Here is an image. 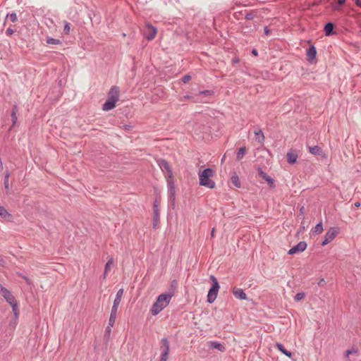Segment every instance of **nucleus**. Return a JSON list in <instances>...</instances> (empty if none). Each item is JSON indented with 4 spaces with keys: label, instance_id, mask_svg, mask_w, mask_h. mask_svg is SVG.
I'll use <instances>...</instances> for the list:
<instances>
[{
    "label": "nucleus",
    "instance_id": "1",
    "mask_svg": "<svg viewBox=\"0 0 361 361\" xmlns=\"http://www.w3.org/2000/svg\"><path fill=\"white\" fill-rule=\"evenodd\" d=\"M172 295L170 293H162L159 295L156 302L152 305L150 310L151 314L152 315L158 314L169 304Z\"/></svg>",
    "mask_w": 361,
    "mask_h": 361
},
{
    "label": "nucleus",
    "instance_id": "2",
    "mask_svg": "<svg viewBox=\"0 0 361 361\" xmlns=\"http://www.w3.org/2000/svg\"><path fill=\"white\" fill-rule=\"evenodd\" d=\"M214 171L211 168L204 169L199 173L200 185L208 188H214L215 183L210 179L214 176Z\"/></svg>",
    "mask_w": 361,
    "mask_h": 361
},
{
    "label": "nucleus",
    "instance_id": "3",
    "mask_svg": "<svg viewBox=\"0 0 361 361\" xmlns=\"http://www.w3.org/2000/svg\"><path fill=\"white\" fill-rule=\"evenodd\" d=\"M210 279L212 281V285L208 291L207 302L209 303H212L214 302V300H216V298L217 297L218 292L219 290V282H218L216 278L214 276L211 275Z\"/></svg>",
    "mask_w": 361,
    "mask_h": 361
},
{
    "label": "nucleus",
    "instance_id": "4",
    "mask_svg": "<svg viewBox=\"0 0 361 361\" xmlns=\"http://www.w3.org/2000/svg\"><path fill=\"white\" fill-rule=\"evenodd\" d=\"M157 163L162 172L164 173L166 179L173 177L172 171L167 161L164 159H159Z\"/></svg>",
    "mask_w": 361,
    "mask_h": 361
},
{
    "label": "nucleus",
    "instance_id": "5",
    "mask_svg": "<svg viewBox=\"0 0 361 361\" xmlns=\"http://www.w3.org/2000/svg\"><path fill=\"white\" fill-rule=\"evenodd\" d=\"M161 345L160 347L161 355L160 359L168 360L170 352V344L167 338H163L161 340Z\"/></svg>",
    "mask_w": 361,
    "mask_h": 361
},
{
    "label": "nucleus",
    "instance_id": "6",
    "mask_svg": "<svg viewBox=\"0 0 361 361\" xmlns=\"http://www.w3.org/2000/svg\"><path fill=\"white\" fill-rule=\"evenodd\" d=\"M166 182H167L169 199L171 202L172 204H174L175 196H176V189H175V183H174L173 177L171 178H167Z\"/></svg>",
    "mask_w": 361,
    "mask_h": 361
},
{
    "label": "nucleus",
    "instance_id": "7",
    "mask_svg": "<svg viewBox=\"0 0 361 361\" xmlns=\"http://www.w3.org/2000/svg\"><path fill=\"white\" fill-rule=\"evenodd\" d=\"M338 233V228L336 227L330 228L326 233L324 240L322 242V245L324 246L331 242Z\"/></svg>",
    "mask_w": 361,
    "mask_h": 361
},
{
    "label": "nucleus",
    "instance_id": "8",
    "mask_svg": "<svg viewBox=\"0 0 361 361\" xmlns=\"http://www.w3.org/2000/svg\"><path fill=\"white\" fill-rule=\"evenodd\" d=\"M157 32V30L155 27L150 24H147L144 30V37L148 40L152 41L154 39Z\"/></svg>",
    "mask_w": 361,
    "mask_h": 361
},
{
    "label": "nucleus",
    "instance_id": "9",
    "mask_svg": "<svg viewBox=\"0 0 361 361\" xmlns=\"http://www.w3.org/2000/svg\"><path fill=\"white\" fill-rule=\"evenodd\" d=\"M241 32L244 35H249L254 33L257 28L255 25H252L249 23H240Z\"/></svg>",
    "mask_w": 361,
    "mask_h": 361
},
{
    "label": "nucleus",
    "instance_id": "10",
    "mask_svg": "<svg viewBox=\"0 0 361 361\" xmlns=\"http://www.w3.org/2000/svg\"><path fill=\"white\" fill-rule=\"evenodd\" d=\"M307 243L305 241H300L296 245L293 246L292 248H290L288 254V255H294L298 252H302L307 248Z\"/></svg>",
    "mask_w": 361,
    "mask_h": 361
},
{
    "label": "nucleus",
    "instance_id": "11",
    "mask_svg": "<svg viewBox=\"0 0 361 361\" xmlns=\"http://www.w3.org/2000/svg\"><path fill=\"white\" fill-rule=\"evenodd\" d=\"M258 175L260 178L266 180L271 188L274 187V179L268 176L265 172L263 171L261 167H258L257 169Z\"/></svg>",
    "mask_w": 361,
    "mask_h": 361
},
{
    "label": "nucleus",
    "instance_id": "12",
    "mask_svg": "<svg viewBox=\"0 0 361 361\" xmlns=\"http://www.w3.org/2000/svg\"><path fill=\"white\" fill-rule=\"evenodd\" d=\"M316 56L317 49L314 45L311 44L307 49V60L308 61H312L316 59Z\"/></svg>",
    "mask_w": 361,
    "mask_h": 361
},
{
    "label": "nucleus",
    "instance_id": "13",
    "mask_svg": "<svg viewBox=\"0 0 361 361\" xmlns=\"http://www.w3.org/2000/svg\"><path fill=\"white\" fill-rule=\"evenodd\" d=\"M119 94H120L119 87L117 86H113L110 89V90L108 93V97L110 99H113L114 100L118 101Z\"/></svg>",
    "mask_w": 361,
    "mask_h": 361
},
{
    "label": "nucleus",
    "instance_id": "14",
    "mask_svg": "<svg viewBox=\"0 0 361 361\" xmlns=\"http://www.w3.org/2000/svg\"><path fill=\"white\" fill-rule=\"evenodd\" d=\"M116 100L107 97V99L102 105V109L104 111H109L113 109L116 106Z\"/></svg>",
    "mask_w": 361,
    "mask_h": 361
},
{
    "label": "nucleus",
    "instance_id": "15",
    "mask_svg": "<svg viewBox=\"0 0 361 361\" xmlns=\"http://www.w3.org/2000/svg\"><path fill=\"white\" fill-rule=\"evenodd\" d=\"M153 212H154V216H153V228H156L159 221V210H158V205L157 203V201L154 202L153 205Z\"/></svg>",
    "mask_w": 361,
    "mask_h": 361
},
{
    "label": "nucleus",
    "instance_id": "16",
    "mask_svg": "<svg viewBox=\"0 0 361 361\" xmlns=\"http://www.w3.org/2000/svg\"><path fill=\"white\" fill-rule=\"evenodd\" d=\"M309 152L315 156H320L322 157H325V154L322 149V148L319 146H313L308 147Z\"/></svg>",
    "mask_w": 361,
    "mask_h": 361
},
{
    "label": "nucleus",
    "instance_id": "17",
    "mask_svg": "<svg viewBox=\"0 0 361 361\" xmlns=\"http://www.w3.org/2000/svg\"><path fill=\"white\" fill-rule=\"evenodd\" d=\"M18 112V107L16 104H15L11 110V121H12V126L10 128L9 130H11L13 127H14L17 123V114Z\"/></svg>",
    "mask_w": 361,
    "mask_h": 361
},
{
    "label": "nucleus",
    "instance_id": "18",
    "mask_svg": "<svg viewBox=\"0 0 361 361\" xmlns=\"http://www.w3.org/2000/svg\"><path fill=\"white\" fill-rule=\"evenodd\" d=\"M233 294L238 299H240V300H246L247 299V295H246L245 293L241 288H234L233 289Z\"/></svg>",
    "mask_w": 361,
    "mask_h": 361
},
{
    "label": "nucleus",
    "instance_id": "19",
    "mask_svg": "<svg viewBox=\"0 0 361 361\" xmlns=\"http://www.w3.org/2000/svg\"><path fill=\"white\" fill-rule=\"evenodd\" d=\"M1 295L6 299V300L10 304H13L14 302H16V300H15V298L11 294V293L8 290H4L3 293H1Z\"/></svg>",
    "mask_w": 361,
    "mask_h": 361
},
{
    "label": "nucleus",
    "instance_id": "20",
    "mask_svg": "<svg viewBox=\"0 0 361 361\" xmlns=\"http://www.w3.org/2000/svg\"><path fill=\"white\" fill-rule=\"evenodd\" d=\"M208 346L211 349H217L220 352H224L226 350V348L224 345L221 343L217 342V341H210L208 343Z\"/></svg>",
    "mask_w": 361,
    "mask_h": 361
},
{
    "label": "nucleus",
    "instance_id": "21",
    "mask_svg": "<svg viewBox=\"0 0 361 361\" xmlns=\"http://www.w3.org/2000/svg\"><path fill=\"white\" fill-rule=\"evenodd\" d=\"M334 25L331 22H329L325 24L324 27V31L326 36H331L334 35L335 32H334Z\"/></svg>",
    "mask_w": 361,
    "mask_h": 361
},
{
    "label": "nucleus",
    "instance_id": "22",
    "mask_svg": "<svg viewBox=\"0 0 361 361\" xmlns=\"http://www.w3.org/2000/svg\"><path fill=\"white\" fill-rule=\"evenodd\" d=\"M9 177H10V173L8 171H6L5 173L4 178V189L6 191V193L7 195L11 193V189L9 185Z\"/></svg>",
    "mask_w": 361,
    "mask_h": 361
},
{
    "label": "nucleus",
    "instance_id": "23",
    "mask_svg": "<svg viewBox=\"0 0 361 361\" xmlns=\"http://www.w3.org/2000/svg\"><path fill=\"white\" fill-rule=\"evenodd\" d=\"M117 311L118 308L112 307L111 311L110 313V317L109 319V324H110V326H114L116 319L117 317Z\"/></svg>",
    "mask_w": 361,
    "mask_h": 361
},
{
    "label": "nucleus",
    "instance_id": "24",
    "mask_svg": "<svg viewBox=\"0 0 361 361\" xmlns=\"http://www.w3.org/2000/svg\"><path fill=\"white\" fill-rule=\"evenodd\" d=\"M123 295V289H120L117 291L112 307L118 308Z\"/></svg>",
    "mask_w": 361,
    "mask_h": 361
},
{
    "label": "nucleus",
    "instance_id": "25",
    "mask_svg": "<svg viewBox=\"0 0 361 361\" xmlns=\"http://www.w3.org/2000/svg\"><path fill=\"white\" fill-rule=\"evenodd\" d=\"M298 159V154L295 152L290 151L287 153V161L290 164H294L296 163Z\"/></svg>",
    "mask_w": 361,
    "mask_h": 361
},
{
    "label": "nucleus",
    "instance_id": "26",
    "mask_svg": "<svg viewBox=\"0 0 361 361\" xmlns=\"http://www.w3.org/2000/svg\"><path fill=\"white\" fill-rule=\"evenodd\" d=\"M245 19L247 20H251L257 16L258 12L257 10H252L250 11H245Z\"/></svg>",
    "mask_w": 361,
    "mask_h": 361
},
{
    "label": "nucleus",
    "instance_id": "27",
    "mask_svg": "<svg viewBox=\"0 0 361 361\" xmlns=\"http://www.w3.org/2000/svg\"><path fill=\"white\" fill-rule=\"evenodd\" d=\"M276 346L277 349L280 352H281L283 355H285L286 356H287L288 357H290L292 356V353L290 351H288V350H286L281 343H276Z\"/></svg>",
    "mask_w": 361,
    "mask_h": 361
},
{
    "label": "nucleus",
    "instance_id": "28",
    "mask_svg": "<svg viewBox=\"0 0 361 361\" xmlns=\"http://www.w3.org/2000/svg\"><path fill=\"white\" fill-rule=\"evenodd\" d=\"M255 135L256 136V140L260 144H262L264 141V135L261 129L255 130Z\"/></svg>",
    "mask_w": 361,
    "mask_h": 361
},
{
    "label": "nucleus",
    "instance_id": "29",
    "mask_svg": "<svg viewBox=\"0 0 361 361\" xmlns=\"http://www.w3.org/2000/svg\"><path fill=\"white\" fill-rule=\"evenodd\" d=\"M246 152H247V149H246L245 147H242L239 148V149L236 154L237 160H238V161L241 160L243 158L244 155L245 154Z\"/></svg>",
    "mask_w": 361,
    "mask_h": 361
},
{
    "label": "nucleus",
    "instance_id": "30",
    "mask_svg": "<svg viewBox=\"0 0 361 361\" xmlns=\"http://www.w3.org/2000/svg\"><path fill=\"white\" fill-rule=\"evenodd\" d=\"M113 259L111 258L108 260V262H106V265H105V267H104V275H103V278L104 279H106V274L107 273L109 272V271L110 270V267L111 264H113Z\"/></svg>",
    "mask_w": 361,
    "mask_h": 361
},
{
    "label": "nucleus",
    "instance_id": "31",
    "mask_svg": "<svg viewBox=\"0 0 361 361\" xmlns=\"http://www.w3.org/2000/svg\"><path fill=\"white\" fill-rule=\"evenodd\" d=\"M323 231V226H322V222H319V224H317L314 228H313V233L314 234H319L322 232Z\"/></svg>",
    "mask_w": 361,
    "mask_h": 361
},
{
    "label": "nucleus",
    "instance_id": "32",
    "mask_svg": "<svg viewBox=\"0 0 361 361\" xmlns=\"http://www.w3.org/2000/svg\"><path fill=\"white\" fill-rule=\"evenodd\" d=\"M113 326H110V324H109L108 326H106V329H105L104 339H106V341H109L110 339V335H111V328Z\"/></svg>",
    "mask_w": 361,
    "mask_h": 361
},
{
    "label": "nucleus",
    "instance_id": "33",
    "mask_svg": "<svg viewBox=\"0 0 361 361\" xmlns=\"http://www.w3.org/2000/svg\"><path fill=\"white\" fill-rule=\"evenodd\" d=\"M11 306L12 307V311L14 314L15 319H18L19 316L18 302H14L13 304H11Z\"/></svg>",
    "mask_w": 361,
    "mask_h": 361
},
{
    "label": "nucleus",
    "instance_id": "34",
    "mask_svg": "<svg viewBox=\"0 0 361 361\" xmlns=\"http://www.w3.org/2000/svg\"><path fill=\"white\" fill-rule=\"evenodd\" d=\"M0 216L6 219L10 216V214L7 212V210L4 207L0 206Z\"/></svg>",
    "mask_w": 361,
    "mask_h": 361
},
{
    "label": "nucleus",
    "instance_id": "35",
    "mask_svg": "<svg viewBox=\"0 0 361 361\" xmlns=\"http://www.w3.org/2000/svg\"><path fill=\"white\" fill-rule=\"evenodd\" d=\"M46 42L49 44H59L61 43L59 39H54L52 37H47Z\"/></svg>",
    "mask_w": 361,
    "mask_h": 361
},
{
    "label": "nucleus",
    "instance_id": "36",
    "mask_svg": "<svg viewBox=\"0 0 361 361\" xmlns=\"http://www.w3.org/2000/svg\"><path fill=\"white\" fill-rule=\"evenodd\" d=\"M231 182L237 188H240V183L239 181V178L237 176H233L231 177Z\"/></svg>",
    "mask_w": 361,
    "mask_h": 361
},
{
    "label": "nucleus",
    "instance_id": "37",
    "mask_svg": "<svg viewBox=\"0 0 361 361\" xmlns=\"http://www.w3.org/2000/svg\"><path fill=\"white\" fill-rule=\"evenodd\" d=\"M71 30V25L68 22L65 21L64 27H63V34L69 35Z\"/></svg>",
    "mask_w": 361,
    "mask_h": 361
},
{
    "label": "nucleus",
    "instance_id": "38",
    "mask_svg": "<svg viewBox=\"0 0 361 361\" xmlns=\"http://www.w3.org/2000/svg\"><path fill=\"white\" fill-rule=\"evenodd\" d=\"M305 296V294L304 293H302V292L298 293L295 295V297H294V300H295V301L298 302V301H300V300H302V299H304Z\"/></svg>",
    "mask_w": 361,
    "mask_h": 361
},
{
    "label": "nucleus",
    "instance_id": "39",
    "mask_svg": "<svg viewBox=\"0 0 361 361\" xmlns=\"http://www.w3.org/2000/svg\"><path fill=\"white\" fill-rule=\"evenodd\" d=\"M6 18H9L10 20H11V22H13V23H16L18 20L17 15L14 12L10 13V14H8L6 16Z\"/></svg>",
    "mask_w": 361,
    "mask_h": 361
},
{
    "label": "nucleus",
    "instance_id": "40",
    "mask_svg": "<svg viewBox=\"0 0 361 361\" xmlns=\"http://www.w3.org/2000/svg\"><path fill=\"white\" fill-rule=\"evenodd\" d=\"M212 92H213L211 90H203L200 92V94L203 96H210L212 95Z\"/></svg>",
    "mask_w": 361,
    "mask_h": 361
},
{
    "label": "nucleus",
    "instance_id": "41",
    "mask_svg": "<svg viewBox=\"0 0 361 361\" xmlns=\"http://www.w3.org/2000/svg\"><path fill=\"white\" fill-rule=\"evenodd\" d=\"M191 76L189 75H185L182 78V82L183 83L188 82L189 80H190Z\"/></svg>",
    "mask_w": 361,
    "mask_h": 361
},
{
    "label": "nucleus",
    "instance_id": "42",
    "mask_svg": "<svg viewBox=\"0 0 361 361\" xmlns=\"http://www.w3.org/2000/svg\"><path fill=\"white\" fill-rule=\"evenodd\" d=\"M357 353V350H355L354 348H352V349L347 350L345 352V355L347 357H348L350 355H351L353 353Z\"/></svg>",
    "mask_w": 361,
    "mask_h": 361
},
{
    "label": "nucleus",
    "instance_id": "43",
    "mask_svg": "<svg viewBox=\"0 0 361 361\" xmlns=\"http://www.w3.org/2000/svg\"><path fill=\"white\" fill-rule=\"evenodd\" d=\"M13 33V30L11 27H8L6 30V35L8 36H10Z\"/></svg>",
    "mask_w": 361,
    "mask_h": 361
},
{
    "label": "nucleus",
    "instance_id": "44",
    "mask_svg": "<svg viewBox=\"0 0 361 361\" xmlns=\"http://www.w3.org/2000/svg\"><path fill=\"white\" fill-rule=\"evenodd\" d=\"M243 11H239V12H235V13L233 14V16L235 17V18H236V19H238H238L240 18L239 16H240V15H242V14H243Z\"/></svg>",
    "mask_w": 361,
    "mask_h": 361
},
{
    "label": "nucleus",
    "instance_id": "45",
    "mask_svg": "<svg viewBox=\"0 0 361 361\" xmlns=\"http://www.w3.org/2000/svg\"><path fill=\"white\" fill-rule=\"evenodd\" d=\"M264 32L266 35H269L271 32V30H269L268 27H264Z\"/></svg>",
    "mask_w": 361,
    "mask_h": 361
},
{
    "label": "nucleus",
    "instance_id": "46",
    "mask_svg": "<svg viewBox=\"0 0 361 361\" xmlns=\"http://www.w3.org/2000/svg\"><path fill=\"white\" fill-rule=\"evenodd\" d=\"M319 286H323L325 284V281L324 279H319V281L317 283Z\"/></svg>",
    "mask_w": 361,
    "mask_h": 361
},
{
    "label": "nucleus",
    "instance_id": "47",
    "mask_svg": "<svg viewBox=\"0 0 361 361\" xmlns=\"http://www.w3.org/2000/svg\"><path fill=\"white\" fill-rule=\"evenodd\" d=\"M239 62V59L238 57H233L232 59V64L235 65Z\"/></svg>",
    "mask_w": 361,
    "mask_h": 361
},
{
    "label": "nucleus",
    "instance_id": "48",
    "mask_svg": "<svg viewBox=\"0 0 361 361\" xmlns=\"http://www.w3.org/2000/svg\"><path fill=\"white\" fill-rule=\"evenodd\" d=\"M251 53L255 56H257L258 55V51L256 49H253Z\"/></svg>",
    "mask_w": 361,
    "mask_h": 361
},
{
    "label": "nucleus",
    "instance_id": "49",
    "mask_svg": "<svg viewBox=\"0 0 361 361\" xmlns=\"http://www.w3.org/2000/svg\"><path fill=\"white\" fill-rule=\"evenodd\" d=\"M345 0H337V3L339 6H342L345 4Z\"/></svg>",
    "mask_w": 361,
    "mask_h": 361
},
{
    "label": "nucleus",
    "instance_id": "50",
    "mask_svg": "<svg viewBox=\"0 0 361 361\" xmlns=\"http://www.w3.org/2000/svg\"><path fill=\"white\" fill-rule=\"evenodd\" d=\"M355 3L357 6L361 8V0H355Z\"/></svg>",
    "mask_w": 361,
    "mask_h": 361
},
{
    "label": "nucleus",
    "instance_id": "51",
    "mask_svg": "<svg viewBox=\"0 0 361 361\" xmlns=\"http://www.w3.org/2000/svg\"><path fill=\"white\" fill-rule=\"evenodd\" d=\"M6 289V288L0 283V293L1 294L3 293V290Z\"/></svg>",
    "mask_w": 361,
    "mask_h": 361
},
{
    "label": "nucleus",
    "instance_id": "52",
    "mask_svg": "<svg viewBox=\"0 0 361 361\" xmlns=\"http://www.w3.org/2000/svg\"><path fill=\"white\" fill-rule=\"evenodd\" d=\"M360 206V203L359 202H356L354 203V207H359Z\"/></svg>",
    "mask_w": 361,
    "mask_h": 361
},
{
    "label": "nucleus",
    "instance_id": "53",
    "mask_svg": "<svg viewBox=\"0 0 361 361\" xmlns=\"http://www.w3.org/2000/svg\"><path fill=\"white\" fill-rule=\"evenodd\" d=\"M185 99H190L192 97L190 95H185L183 97Z\"/></svg>",
    "mask_w": 361,
    "mask_h": 361
},
{
    "label": "nucleus",
    "instance_id": "54",
    "mask_svg": "<svg viewBox=\"0 0 361 361\" xmlns=\"http://www.w3.org/2000/svg\"><path fill=\"white\" fill-rule=\"evenodd\" d=\"M214 228H212V233H211L212 236L214 235Z\"/></svg>",
    "mask_w": 361,
    "mask_h": 361
},
{
    "label": "nucleus",
    "instance_id": "55",
    "mask_svg": "<svg viewBox=\"0 0 361 361\" xmlns=\"http://www.w3.org/2000/svg\"><path fill=\"white\" fill-rule=\"evenodd\" d=\"M25 280L27 283H29V280H28V279H27V277H25Z\"/></svg>",
    "mask_w": 361,
    "mask_h": 361
},
{
    "label": "nucleus",
    "instance_id": "56",
    "mask_svg": "<svg viewBox=\"0 0 361 361\" xmlns=\"http://www.w3.org/2000/svg\"><path fill=\"white\" fill-rule=\"evenodd\" d=\"M334 10H338V8L337 6H334Z\"/></svg>",
    "mask_w": 361,
    "mask_h": 361
},
{
    "label": "nucleus",
    "instance_id": "57",
    "mask_svg": "<svg viewBox=\"0 0 361 361\" xmlns=\"http://www.w3.org/2000/svg\"><path fill=\"white\" fill-rule=\"evenodd\" d=\"M168 360L160 359L159 361H167Z\"/></svg>",
    "mask_w": 361,
    "mask_h": 361
}]
</instances>
